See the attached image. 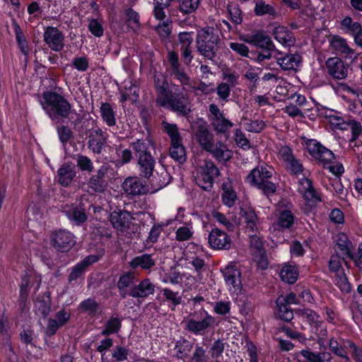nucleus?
<instances>
[{
    "label": "nucleus",
    "instance_id": "obj_1",
    "mask_svg": "<svg viewBox=\"0 0 362 362\" xmlns=\"http://www.w3.org/2000/svg\"><path fill=\"white\" fill-rule=\"evenodd\" d=\"M156 102L159 106L175 112L179 116L187 117L191 112L189 97L185 88L171 83L170 84L163 74L153 77Z\"/></svg>",
    "mask_w": 362,
    "mask_h": 362
},
{
    "label": "nucleus",
    "instance_id": "obj_2",
    "mask_svg": "<svg viewBox=\"0 0 362 362\" xmlns=\"http://www.w3.org/2000/svg\"><path fill=\"white\" fill-rule=\"evenodd\" d=\"M39 103L52 124H64L69 120V124L76 127L80 123L72 104L62 94L52 90H45L41 94Z\"/></svg>",
    "mask_w": 362,
    "mask_h": 362
},
{
    "label": "nucleus",
    "instance_id": "obj_3",
    "mask_svg": "<svg viewBox=\"0 0 362 362\" xmlns=\"http://www.w3.org/2000/svg\"><path fill=\"white\" fill-rule=\"evenodd\" d=\"M221 43L218 31L212 26H206L198 30L196 45L199 53L209 60H214Z\"/></svg>",
    "mask_w": 362,
    "mask_h": 362
},
{
    "label": "nucleus",
    "instance_id": "obj_4",
    "mask_svg": "<svg viewBox=\"0 0 362 362\" xmlns=\"http://www.w3.org/2000/svg\"><path fill=\"white\" fill-rule=\"evenodd\" d=\"M218 324L216 318L202 307L189 315L185 329L195 336H202Z\"/></svg>",
    "mask_w": 362,
    "mask_h": 362
},
{
    "label": "nucleus",
    "instance_id": "obj_5",
    "mask_svg": "<svg viewBox=\"0 0 362 362\" xmlns=\"http://www.w3.org/2000/svg\"><path fill=\"white\" fill-rule=\"evenodd\" d=\"M303 141L307 152L319 165L329 164L336 158L334 153L317 139L303 137Z\"/></svg>",
    "mask_w": 362,
    "mask_h": 362
},
{
    "label": "nucleus",
    "instance_id": "obj_6",
    "mask_svg": "<svg viewBox=\"0 0 362 362\" xmlns=\"http://www.w3.org/2000/svg\"><path fill=\"white\" fill-rule=\"evenodd\" d=\"M220 174L219 170L211 160H206L195 176L197 185L203 190L209 192L213 188L214 179Z\"/></svg>",
    "mask_w": 362,
    "mask_h": 362
},
{
    "label": "nucleus",
    "instance_id": "obj_7",
    "mask_svg": "<svg viewBox=\"0 0 362 362\" xmlns=\"http://www.w3.org/2000/svg\"><path fill=\"white\" fill-rule=\"evenodd\" d=\"M296 296L293 292L287 294L285 298H278L276 301L275 317L281 321L290 322L294 317L295 312V310L291 308V305L296 304Z\"/></svg>",
    "mask_w": 362,
    "mask_h": 362
},
{
    "label": "nucleus",
    "instance_id": "obj_8",
    "mask_svg": "<svg viewBox=\"0 0 362 362\" xmlns=\"http://www.w3.org/2000/svg\"><path fill=\"white\" fill-rule=\"evenodd\" d=\"M221 272L229 290L233 288L234 292H240L243 288L242 275L238 264L235 262H230L224 267L221 268Z\"/></svg>",
    "mask_w": 362,
    "mask_h": 362
},
{
    "label": "nucleus",
    "instance_id": "obj_9",
    "mask_svg": "<svg viewBox=\"0 0 362 362\" xmlns=\"http://www.w3.org/2000/svg\"><path fill=\"white\" fill-rule=\"evenodd\" d=\"M52 247L59 252H69L76 244L74 235L65 229L54 230L51 235Z\"/></svg>",
    "mask_w": 362,
    "mask_h": 362
},
{
    "label": "nucleus",
    "instance_id": "obj_10",
    "mask_svg": "<svg viewBox=\"0 0 362 362\" xmlns=\"http://www.w3.org/2000/svg\"><path fill=\"white\" fill-rule=\"evenodd\" d=\"M167 59L170 66L168 71L173 79L179 81L182 86L189 85L190 78L181 65L178 54L175 51L168 52Z\"/></svg>",
    "mask_w": 362,
    "mask_h": 362
},
{
    "label": "nucleus",
    "instance_id": "obj_11",
    "mask_svg": "<svg viewBox=\"0 0 362 362\" xmlns=\"http://www.w3.org/2000/svg\"><path fill=\"white\" fill-rule=\"evenodd\" d=\"M143 178L137 176L125 178L122 184L124 192L132 197L147 194L149 192L148 185L146 180Z\"/></svg>",
    "mask_w": 362,
    "mask_h": 362
},
{
    "label": "nucleus",
    "instance_id": "obj_12",
    "mask_svg": "<svg viewBox=\"0 0 362 362\" xmlns=\"http://www.w3.org/2000/svg\"><path fill=\"white\" fill-rule=\"evenodd\" d=\"M279 154L291 175L298 177L303 174L305 169L303 165L299 159L294 156L291 147L288 146H283L279 151Z\"/></svg>",
    "mask_w": 362,
    "mask_h": 362
},
{
    "label": "nucleus",
    "instance_id": "obj_13",
    "mask_svg": "<svg viewBox=\"0 0 362 362\" xmlns=\"http://www.w3.org/2000/svg\"><path fill=\"white\" fill-rule=\"evenodd\" d=\"M44 42L54 52H61L64 47V35L57 27L47 26L44 34Z\"/></svg>",
    "mask_w": 362,
    "mask_h": 362
},
{
    "label": "nucleus",
    "instance_id": "obj_14",
    "mask_svg": "<svg viewBox=\"0 0 362 362\" xmlns=\"http://www.w3.org/2000/svg\"><path fill=\"white\" fill-rule=\"evenodd\" d=\"M99 259L100 257L97 255H89L84 257L71 268L68 276V281L71 283L78 279L83 278L88 268L94 263L98 262Z\"/></svg>",
    "mask_w": 362,
    "mask_h": 362
},
{
    "label": "nucleus",
    "instance_id": "obj_15",
    "mask_svg": "<svg viewBox=\"0 0 362 362\" xmlns=\"http://www.w3.org/2000/svg\"><path fill=\"white\" fill-rule=\"evenodd\" d=\"M108 134L98 128L92 129L88 136V148L94 154L100 155L107 145Z\"/></svg>",
    "mask_w": 362,
    "mask_h": 362
},
{
    "label": "nucleus",
    "instance_id": "obj_16",
    "mask_svg": "<svg viewBox=\"0 0 362 362\" xmlns=\"http://www.w3.org/2000/svg\"><path fill=\"white\" fill-rule=\"evenodd\" d=\"M328 75L335 80L344 79L348 76L349 66L337 57H329L325 62Z\"/></svg>",
    "mask_w": 362,
    "mask_h": 362
},
{
    "label": "nucleus",
    "instance_id": "obj_17",
    "mask_svg": "<svg viewBox=\"0 0 362 362\" xmlns=\"http://www.w3.org/2000/svg\"><path fill=\"white\" fill-rule=\"evenodd\" d=\"M209 244L214 250H229L231 246V240L225 231L214 228L209 235Z\"/></svg>",
    "mask_w": 362,
    "mask_h": 362
},
{
    "label": "nucleus",
    "instance_id": "obj_18",
    "mask_svg": "<svg viewBox=\"0 0 362 362\" xmlns=\"http://www.w3.org/2000/svg\"><path fill=\"white\" fill-rule=\"evenodd\" d=\"M64 212L73 226H81L88 219L86 208L82 202L72 204Z\"/></svg>",
    "mask_w": 362,
    "mask_h": 362
},
{
    "label": "nucleus",
    "instance_id": "obj_19",
    "mask_svg": "<svg viewBox=\"0 0 362 362\" xmlns=\"http://www.w3.org/2000/svg\"><path fill=\"white\" fill-rule=\"evenodd\" d=\"M108 171V167L102 165L97 170L96 174L93 175L88 182V187L95 192H104L107 186V181L105 178Z\"/></svg>",
    "mask_w": 362,
    "mask_h": 362
},
{
    "label": "nucleus",
    "instance_id": "obj_20",
    "mask_svg": "<svg viewBox=\"0 0 362 362\" xmlns=\"http://www.w3.org/2000/svg\"><path fill=\"white\" fill-rule=\"evenodd\" d=\"M335 247L337 252L341 255L343 260L346 258L353 259L354 245L346 233H339L337 235Z\"/></svg>",
    "mask_w": 362,
    "mask_h": 362
},
{
    "label": "nucleus",
    "instance_id": "obj_21",
    "mask_svg": "<svg viewBox=\"0 0 362 362\" xmlns=\"http://www.w3.org/2000/svg\"><path fill=\"white\" fill-rule=\"evenodd\" d=\"M329 44L337 53L344 55L346 58L354 59L358 56V54L348 45L346 40L339 35L332 36Z\"/></svg>",
    "mask_w": 362,
    "mask_h": 362
},
{
    "label": "nucleus",
    "instance_id": "obj_22",
    "mask_svg": "<svg viewBox=\"0 0 362 362\" xmlns=\"http://www.w3.org/2000/svg\"><path fill=\"white\" fill-rule=\"evenodd\" d=\"M296 222V217L293 213L288 209H284L279 211L274 228L281 231L286 230L291 231L294 228Z\"/></svg>",
    "mask_w": 362,
    "mask_h": 362
},
{
    "label": "nucleus",
    "instance_id": "obj_23",
    "mask_svg": "<svg viewBox=\"0 0 362 362\" xmlns=\"http://www.w3.org/2000/svg\"><path fill=\"white\" fill-rule=\"evenodd\" d=\"M352 340L344 339L342 338L332 337L329 340L328 346L330 351L336 356L344 359L345 362H351L350 357L348 356L347 350L349 349L348 342Z\"/></svg>",
    "mask_w": 362,
    "mask_h": 362
},
{
    "label": "nucleus",
    "instance_id": "obj_24",
    "mask_svg": "<svg viewBox=\"0 0 362 362\" xmlns=\"http://www.w3.org/2000/svg\"><path fill=\"white\" fill-rule=\"evenodd\" d=\"M298 182L301 187L300 192L303 193V199L305 201L315 204L322 202L320 194L314 188L313 181L310 179L304 176Z\"/></svg>",
    "mask_w": 362,
    "mask_h": 362
},
{
    "label": "nucleus",
    "instance_id": "obj_25",
    "mask_svg": "<svg viewBox=\"0 0 362 362\" xmlns=\"http://www.w3.org/2000/svg\"><path fill=\"white\" fill-rule=\"evenodd\" d=\"M131 219V214L126 210L114 211L110 216V221L112 226L121 231L129 228Z\"/></svg>",
    "mask_w": 362,
    "mask_h": 362
},
{
    "label": "nucleus",
    "instance_id": "obj_26",
    "mask_svg": "<svg viewBox=\"0 0 362 362\" xmlns=\"http://www.w3.org/2000/svg\"><path fill=\"white\" fill-rule=\"evenodd\" d=\"M11 23L13 28V32L15 33L18 48L19 49L21 54L25 57V61H27L30 55L31 48L28 45V42L21 26L13 17L11 18Z\"/></svg>",
    "mask_w": 362,
    "mask_h": 362
},
{
    "label": "nucleus",
    "instance_id": "obj_27",
    "mask_svg": "<svg viewBox=\"0 0 362 362\" xmlns=\"http://www.w3.org/2000/svg\"><path fill=\"white\" fill-rule=\"evenodd\" d=\"M155 291V285L148 278L141 280L139 284L130 287L131 297L146 298Z\"/></svg>",
    "mask_w": 362,
    "mask_h": 362
},
{
    "label": "nucleus",
    "instance_id": "obj_28",
    "mask_svg": "<svg viewBox=\"0 0 362 362\" xmlns=\"http://www.w3.org/2000/svg\"><path fill=\"white\" fill-rule=\"evenodd\" d=\"M122 320L117 314L112 315L104 323L99 335L109 337L119 333L122 329Z\"/></svg>",
    "mask_w": 362,
    "mask_h": 362
},
{
    "label": "nucleus",
    "instance_id": "obj_29",
    "mask_svg": "<svg viewBox=\"0 0 362 362\" xmlns=\"http://www.w3.org/2000/svg\"><path fill=\"white\" fill-rule=\"evenodd\" d=\"M299 276V267L295 264L286 262L282 264V267L279 272V277L281 280L288 284H295Z\"/></svg>",
    "mask_w": 362,
    "mask_h": 362
},
{
    "label": "nucleus",
    "instance_id": "obj_30",
    "mask_svg": "<svg viewBox=\"0 0 362 362\" xmlns=\"http://www.w3.org/2000/svg\"><path fill=\"white\" fill-rule=\"evenodd\" d=\"M277 64L284 71L293 70L299 66L300 57L298 54L279 52L275 57Z\"/></svg>",
    "mask_w": 362,
    "mask_h": 362
},
{
    "label": "nucleus",
    "instance_id": "obj_31",
    "mask_svg": "<svg viewBox=\"0 0 362 362\" xmlns=\"http://www.w3.org/2000/svg\"><path fill=\"white\" fill-rule=\"evenodd\" d=\"M194 344L185 337H181L175 342V350L176 351L175 357L178 360L186 361L190 357L192 351H194Z\"/></svg>",
    "mask_w": 362,
    "mask_h": 362
},
{
    "label": "nucleus",
    "instance_id": "obj_32",
    "mask_svg": "<svg viewBox=\"0 0 362 362\" xmlns=\"http://www.w3.org/2000/svg\"><path fill=\"white\" fill-rule=\"evenodd\" d=\"M274 169L272 165H262L252 169L246 177L247 182H256L260 180H269L273 176Z\"/></svg>",
    "mask_w": 362,
    "mask_h": 362
},
{
    "label": "nucleus",
    "instance_id": "obj_33",
    "mask_svg": "<svg viewBox=\"0 0 362 362\" xmlns=\"http://www.w3.org/2000/svg\"><path fill=\"white\" fill-rule=\"evenodd\" d=\"M76 177L74 167L68 163H64L57 170V179L58 183L64 187H69Z\"/></svg>",
    "mask_w": 362,
    "mask_h": 362
},
{
    "label": "nucleus",
    "instance_id": "obj_34",
    "mask_svg": "<svg viewBox=\"0 0 362 362\" xmlns=\"http://www.w3.org/2000/svg\"><path fill=\"white\" fill-rule=\"evenodd\" d=\"M294 315L303 322H308L311 327H317L321 322L318 320L319 315L310 308H298L295 310Z\"/></svg>",
    "mask_w": 362,
    "mask_h": 362
},
{
    "label": "nucleus",
    "instance_id": "obj_35",
    "mask_svg": "<svg viewBox=\"0 0 362 362\" xmlns=\"http://www.w3.org/2000/svg\"><path fill=\"white\" fill-rule=\"evenodd\" d=\"M51 293L49 291H45L42 296L37 297L35 302V308L36 311L40 313L43 318H46L51 311Z\"/></svg>",
    "mask_w": 362,
    "mask_h": 362
},
{
    "label": "nucleus",
    "instance_id": "obj_36",
    "mask_svg": "<svg viewBox=\"0 0 362 362\" xmlns=\"http://www.w3.org/2000/svg\"><path fill=\"white\" fill-rule=\"evenodd\" d=\"M221 199L224 205L228 207H232L235 205L238 199L237 193L233 187V184L230 180L228 182H224L221 185Z\"/></svg>",
    "mask_w": 362,
    "mask_h": 362
},
{
    "label": "nucleus",
    "instance_id": "obj_37",
    "mask_svg": "<svg viewBox=\"0 0 362 362\" xmlns=\"http://www.w3.org/2000/svg\"><path fill=\"white\" fill-rule=\"evenodd\" d=\"M155 264L152 255L147 253L136 256L129 262V267L134 270L139 267L145 270L151 269Z\"/></svg>",
    "mask_w": 362,
    "mask_h": 362
},
{
    "label": "nucleus",
    "instance_id": "obj_38",
    "mask_svg": "<svg viewBox=\"0 0 362 362\" xmlns=\"http://www.w3.org/2000/svg\"><path fill=\"white\" fill-rule=\"evenodd\" d=\"M137 163L140 175L145 179H149L152 176L155 168L156 160L154 157L151 155L150 158H139L137 159Z\"/></svg>",
    "mask_w": 362,
    "mask_h": 362
},
{
    "label": "nucleus",
    "instance_id": "obj_39",
    "mask_svg": "<svg viewBox=\"0 0 362 362\" xmlns=\"http://www.w3.org/2000/svg\"><path fill=\"white\" fill-rule=\"evenodd\" d=\"M245 41L259 49L264 48L266 46H272V45L274 43L272 38L262 30L249 35Z\"/></svg>",
    "mask_w": 362,
    "mask_h": 362
},
{
    "label": "nucleus",
    "instance_id": "obj_40",
    "mask_svg": "<svg viewBox=\"0 0 362 362\" xmlns=\"http://www.w3.org/2000/svg\"><path fill=\"white\" fill-rule=\"evenodd\" d=\"M153 145L151 141H145L144 139H137L136 141L131 143L130 146L132 148L136 159L148 157L150 158L151 152V146Z\"/></svg>",
    "mask_w": 362,
    "mask_h": 362
},
{
    "label": "nucleus",
    "instance_id": "obj_41",
    "mask_svg": "<svg viewBox=\"0 0 362 362\" xmlns=\"http://www.w3.org/2000/svg\"><path fill=\"white\" fill-rule=\"evenodd\" d=\"M169 154L171 158L180 164H183L187 160L186 149L182 144V141L170 142Z\"/></svg>",
    "mask_w": 362,
    "mask_h": 362
},
{
    "label": "nucleus",
    "instance_id": "obj_42",
    "mask_svg": "<svg viewBox=\"0 0 362 362\" xmlns=\"http://www.w3.org/2000/svg\"><path fill=\"white\" fill-rule=\"evenodd\" d=\"M197 139L205 151H211L214 144V136L209 130L203 126H199L197 130Z\"/></svg>",
    "mask_w": 362,
    "mask_h": 362
},
{
    "label": "nucleus",
    "instance_id": "obj_43",
    "mask_svg": "<svg viewBox=\"0 0 362 362\" xmlns=\"http://www.w3.org/2000/svg\"><path fill=\"white\" fill-rule=\"evenodd\" d=\"M78 309L90 317H95L99 313L100 304L95 298L89 297L79 303Z\"/></svg>",
    "mask_w": 362,
    "mask_h": 362
},
{
    "label": "nucleus",
    "instance_id": "obj_44",
    "mask_svg": "<svg viewBox=\"0 0 362 362\" xmlns=\"http://www.w3.org/2000/svg\"><path fill=\"white\" fill-rule=\"evenodd\" d=\"M66 124H59L56 125V132L59 138V141L66 146L69 141L74 137V133L72 129H75L74 126H71L69 124V120L65 122Z\"/></svg>",
    "mask_w": 362,
    "mask_h": 362
},
{
    "label": "nucleus",
    "instance_id": "obj_45",
    "mask_svg": "<svg viewBox=\"0 0 362 362\" xmlns=\"http://www.w3.org/2000/svg\"><path fill=\"white\" fill-rule=\"evenodd\" d=\"M30 275L27 272L21 276V284L19 289V304L24 306L28 299L30 293Z\"/></svg>",
    "mask_w": 362,
    "mask_h": 362
},
{
    "label": "nucleus",
    "instance_id": "obj_46",
    "mask_svg": "<svg viewBox=\"0 0 362 362\" xmlns=\"http://www.w3.org/2000/svg\"><path fill=\"white\" fill-rule=\"evenodd\" d=\"M341 28L346 33L354 37L362 31V25L359 22H354L350 16H345L341 21Z\"/></svg>",
    "mask_w": 362,
    "mask_h": 362
},
{
    "label": "nucleus",
    "instance_id": "obj_47",
    "mask_svg": "<svg viewBox=\"0 0 362 362\" xmlns=\"http://www.w3.org/2000/svg\"><path fill=\"white\" fill-rule=\"evenodd\" d=\"M255 15L257 16H263L268 15L272 18H275L277 13L274 6L266 4L264 0H257L254 8Z\"/></svg>",
    "mask_w": 362,
    "mask_h": 362
},
{
    "label": "nucleus",
    "instance_id": "obj_48",
    "mask_svg": "<svg viewBox=\"0 0 362 362\" xmlns=\"http://www.w3.org/2000/svg\"><path fill=\"white\" fill-rule=\"evenodd\" d=\"M100 115L103 121L108 127H113L116 124L115 113L110 103H103L101 104Z\"/></svg>",
    "mask_w": 362,
    "mask_h": 362
},
{
    "label": "nucleus",
    "instance_id": "obj_49",
    "mask_svg": "<svg viewBox=\"0 0 362 362\" xmlns=\"http://www.w3.org/2000/svg\"><path fill=\"white\" fill-rule=\"evenodd\" d=\"M346 129L348 127L350 128L351 132V138L349 140L350 145L354 142L355 146H360L362 145V142L360 143L357 141L358 136L362 133V126L361 124L355 120V119H349V121L346 123Z\"/></svg>",
    "mask_w": 362,
    "mask_h": 362
},
{
    "label": "nucleus",
    "instance_id": "obj_50",
    "mask_svg": "<svg viewBox=\"0 0 362 362\" xmlns=\"http://www.w3.org/2000/svg\"><path fill=\"white\" fill-rule=\"evenodd\" d=\"M252 186L257 187L262 191L267 196H271L276 192V185L274 182L267 180H260L256 182H248Z\"/></svg>",
    "mask_w": 362,
    "mask_h": 362
},
{
    "label": "nucleus",
    "instance_id": "obj_51",
    "mask_svg": "<svg viewBox=\"0 0 362 362\" xmlns=\"http://www.w3.org/2000/svg\"><path fill=\"white\" fill-rule=\"evenodd\" d=\"M214 131L218 134H222L225 136H228V131L232 128L234 124L229 119L226 118L224 116L214 119L212 122Z\"/></svg>",
    "mask_w": 362,
    "mask_h": 362
},
{
    "label": "nucleus",
    "instance_id": "obj_52",
    "mask_svg": "<svg viewBox=\"0 0 362 362\" xmlns=\"http://www.w3.org/2000/svg\"><path fill=\"white\" fill-rule=\"evenodd\" d=\"M240 214L244 218L247 227L252 232L257 230V216L252 209H240Z\"/></svg>",
    "mask_w": 362,
    "mask_h": 362
},
{
    "label": "nucleus",
    "instance_id": "obj_53",
    "mask_svg": "<svg viewBox=\"0 0 362 362\" xmlns=\"http://www.w3.org/2000/svg\"><path fill=\"white\" fill-rule=\"evenodd\" d=\"M274 38L282 45H290L292 42L291 33L284 26H277L274 29Z\"/></svg>",
    "mask_w": 362,
    "mask_h": 362
},
{
    "label": "nucleus",
    "instance_id": "obj_54",
    "mask_svg": "<svg viewBox=\"0 0 362 362\" xmlns=\"http://www.w3.org/2000/svg\"><path fill=\"white\" fill-rule=\"evenodd\" d=\"M334 282L342 293H349L351 291V284L342 269L341 272L336 274Z\"/></svg>",
    "mask_w": 362,
    "mask_h": 362
},
{
    "label": "nucleus",
    "instance_id": "obj_55",
    "mask_svg": "<svg viewBox=\"0 0 362 362\" xmlns=\"http://www.w3.org/2000/svg\"><path fill=\"white\" fill-rule=\"evenodd\" d=\"M211 304L213 305V312L215 314L221 316L230 315L232 303L228 299L218 300Z\"/></svg>",
    "mask_w": 362,
    "mask_h": 362
},
{
    "label": "nucleus",
    "instance_id": "obj_56",
    "mask_svg": "<svg viewBox=\"0 0 362 362\" xmlns=\"http://www.w3.org/2000/svg\"><path fill=\"white\" fill-rule=\"evenodd\" d=\"M226 344V343L224 342L223 339H218L211 344L209 352L211 358L214 359V361H216V359L217 361H221V358L223 357V353L225 350Z\"/></svg>",
    "mask_w": 362,
    "mask_h": 362
},
{
    "label": "nucleus",
    "instance_id": "obj_57",
    "mask_svg": "<svg viewBox=\"0 0 362 362\" xmlns=\"http://www.w3.org/2000/svg\"><path fill=\"white\" fill-rule=\"evenodd\" d=\"M199 4V0H179V11L183 15L194 13Z\"/></svg>",
    "mask_w": 362,
    "mask_h": 362
},
{
    "label": "nucleus",
    "instance_id": "obj_58",
    "mask_svg": "<svg viewBox=\"0 0 362 362\" xmlns=\"http://www.w3.org/2000/svg\"><path fill=\"white\" fill-rule=\"evenodd\" d=\"M229 47L233 52L240 54L242 57H248L251 59L255 58V52L250 51L247 46L240 42H230Z\"/></svg>",
    "mask_w": 362,
    "mask_h": 362
},
{
    "label": "nucleus",
    "instance_id": "obj_59",
    "mask_svg": "<svg viewBox=\"0 0 362 362\" xmlns=\"http://www.w3.org/2000/svg\"><path fill=\"white\" fill-rule=\"evenodd\" d=\"M208 356L206 349L199 344H196L190 357L186 362H208Z\"/></svg>",
    "mask_w": 362,
    "mask_h": 362
},
{
    "label": "nucleus",
    "instance_id": "obj_60",
    "mask_svg": "<svg viewBox=\"0 0 362 362\" xmlns=\"http://www.w3.org/2000/svg\"><path fill=\"white\" fill-rule=\"evenodd\" d=\"M160 293L164 297V301L171 303L175 307L181 303L182 298L178 295V292H174L169 288H164L160 291Z\"/></svg>",
    "mask_w": 362,
    "mask_h": 362
},
{
    "label": "nucleus",
    "instance_id": "obj_61",
    "mask_svg": "<svg viewBox=\"0 0 362 362\" xmlns=\"http://www.w3.org/2000/svg\"><path fill=\"white\" fill-rule=\"evenodd\" d=\"M76 166L81 172L90 173L93 171V163L90 158L86 156L78 154L76 158Z\"/></svg>",
    "mask_w": 362,
    "mask_h": 362
},
{
    "label": "nucleus",
    "instance_id": "obj_62",
    "mask_svg": "<svg viewBox=\"0 0 362 362\" xmlns=\"http://www.w3.org/2000/svg\"><path fill=\"white\" fill-rule=\"evenodd\" d=\"M164 132L168 135L170 139V142H175L182 141V138L179 132L177 125L176 124H170L163 122Z\"/></svg>",
    "mask_w": 362,
    "mask_h": 362
},
{
    "label": "nucleus",
    "instance_id": "obj_63",
    "mask_svg": "<svg viewBox=\"0 0 362 362\" xmlns=\"http://www.w3.org/2000/svg\"><path fill=\"white\" fill-rule=\"evenodd\" d=\"M20 340L22 344L32 347H35V334L34 330L29 329H23L19 334Z\"/></svg>",
    "mask_w": 362,
    "mask_h": 362
},
{
    "label": "nucleus",
    "instance_id": "obj_64",
    "mask_svg": "<svg viewBox=\"0 0 362 362\" xmlns=\"http://www.w3.org/2000/svg\"><path fill=\"white\" fill-rule=\"evenodd\" d=\"M134 279H135V274L133 272L128 271V272H123L120 275V276L116 284V286H120V287L129 288L132 285H133Z\"/></svg>",
    "mask_w": 362,
    "mask_h": 362
}]
</instances>
